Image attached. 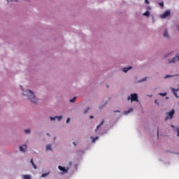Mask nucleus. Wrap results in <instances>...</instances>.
Returning a JSON list of instances; mask_svg holds the SVG:
<instances>
[{
  "instance_id": "obj_1",
  "label": "nucleus",
  "mask_w": 179,
  "mask_h": 179,
  "mask_svg": "<svg viewBox=\"0 0 179 179\" xmlns=\"http://www.w3.org/2000/svg\"><path fill=\"white\" fill-rule=\"evenodd\" d=\"M23 95L28 96V99H29L30 102H32V103L36 104V103L38 102V99L35 98L34 93H33L32 91L27 90Z\"/></svg>"
},
{
  "instance_id": "obj_2",
  "label": "nucleus",
  "mask_w": 179,
  "mask_h": 179,
  "mask_svg": "<svg viewBox=\"0 0 179 179\" xmlns=\"http://www.w3.org/2000/svg\"><path fill=\"white\" fill-rule=\"evenodd\" d=\"M127 100L132 101H138V96L136 94H131V96L127 98Z\"/></svg>"
},
{
  "instance_id": "obj_3",
  "label": "nucleus",
  "mask_w": 179,
  "mask_h": 179,
  "mask_svg": "<svg viewBox=\"0 0 179 179\" xmlns=\"http://www.w3.org/2000/svg\"><path fill=\"white\" fill-rule=\"evenodd\" d=\"M171 13L170 12V10H167L163 14H161L159 15V17L161 19H167V17H169V16H170Z\"/></svg>"
},
{
  "instance_id": "obj_4",
  "label": "nucleus",
  "mask_w": 179,
  "mask_h": 179,
  "mask_svg": "<svg viewBox=\"0 0 179 179\" xmlns=\"http://www.w3.org/2000/svg\"><path fill=\"white\" fill-rule=\"evenodd\" d=\"M173 114H176V110H171V112L167 113V116L165 117V120L173 119Z\"/></svg>"
},
{
  "instance_id": "obj_5",
  "label": "nucleus",
  "mask_w": 179,
  "mask_h": 179,
  "mask_svg": "<svg viewBox=\"0 0 179 179\" xmlns=\"http://www.w3.org/2000/svg\"><path fill=\"white\" fill-rule=\"evenodd\" d=\"M164 38H170V34L169 33V30L165 29L163 32Z\"/></svg>"
},
{
  "instance_id": "obj_6",
  "label": "nucleus",
  "mask_w": 179,
  "mask_h": 179,
  "mask_svg": "<svg viewBox=\"0 0 179 179\" xmlns=\"http://www.w3.org/2000/svg\"><path fill=\"white\" fill-rule=\"evenodd\" d=\"M176 62H179V55H176V57L171 59V60L169 62V64H174Z\"/></svg>"
},
{
  "instance_id": "obj_7",
  "label": "nucleus",
  "mask_w": 179,
  "mask_h": 179,
  "mask_svg": "<svg viewBox=\"0 0 179 179\" xmlns=\"http://www.w3.org/2000/svg\"><path fill=\"white\" fill-rule=\"evenodd\" d=\"M62 119H63V116L51 117V121H55V120H57V121H61Z\"/></svg>"
},
{
  "instance_id": "obj_8",
  "label": "nucleus",
  "mask_w": 179,
  "mask_h": 179,
  "mask_svg": "<svg viewBox=\"0 0 179 179\" xmlns=\"http://www.w3.org/2000/svg\"><path fill=\"white\" fill-rule=\"evenodd\" d=\"M58 169H59V171H62V172H63V173H67V169H65V167H63V166H59Z\"/></svg>"
},
{
  "instance_id": "obj_9",
  "label": "nucleus",
  "mask_w": 179,
  "mask_h": 179,
  "mask_svg": "<svg viewBox=\"0 0 179 179\" xmlns=\"http://www.w3.org/2000/svg\"><path fill=\"white\" fill-rule=\"evenodd\" d=\"M131 69H132V66L122 68V72L126 73Z\"/></svg>"
},
{
  "instance_id": "obj_10",
  "label": "nucleus",
  "mask_w": 179,
  "mask_h": 179,
  "mask_svg": "<svg viewBox=\"0 0 179 179\" xmlns=\"http://www.w3.org/2000/svg\"><path fill=\"white\" fill-rule=\"evenodd\" d=\"M143 16L149 17V16H150V11H149V10L145 11L144 13H143Z\"/></svg>"
},
{
  "instance_id": "obj_11",
  "label": "nucleus",
  "mask_w": 179,
  "mask_h": 179,
  "mask_svg": "<svg viewBox=\"0 0 179 179\" xmlns=\"http://www.w3.org/2000/svg\"><path fill=\"white\" fill-rule=\"evenodd\" d=\"M20 151L25 152L26 151V145L20 146Z\"/></svg>"
},
{
  "instance_id": "obj_12",
  "label": "nucleus",
  "mask_w": 179,
  "mask_h": 179,
  "mask_svg": "<svg viewBox=\"0 0 179 179\" xmlns=\"http://www.w3.org/2000/svg\"><path fill=\"white\" fill-rule=\"evenodd\" d=\"M30 164H32V168L36 169V165H34V162H33L32 159H30Z\"/></svg>"
},
{
  "instance_id": "obj_13",
  "label": "nucleus",
  "mask_w": 179,
  "mask_h": 179,
  "mask_svg": "<svg viewBox=\"0 0 179 179\" xmlns=\"http://www.w3.org/2000/svg\"><path fill=\"white\" fill-rule=\"evenodd\" d=\"M132 112V108L129 109V110L124 111V115H128V113H130Z\"/></svg>"
},
{
  "instance_id": "obj_14",
  "label": "nucleus",
  "mask_w": 179,
  "mask_h": 179,
  "mask_svg": "<svg viewBox=\"0 0 179 179\" xmlns=\"http://www.w3.org/2000/svg\"><path fill=\"white\" fill-rule=\"evenodd\" d=\"M90 138H92V143H94V142H96V141L97 140V137H96V138L90 137Z\"/></svg>"
},
{
  "instance_id": "obj_15",
  "label": "nucleus",
  "mask_w": 179,
  "mask_h": 179,
  "mask_svg": "<svg viewBox=\"0 0 179 179\" xmlns=\"http://www.w3.org/2000/svg\"><path fill=\"white\" fill-rule=\"evenodd\" d=\"M48 176V173H43L42 175H41V178H46V176Z\"/></svg>"
},
{
  "instance_id": "obj_16",
  "label": "nucleus",
  "mask_w": 179,
  "mask_h": 179,
  "mask_svg": "<svg viewBox=\"0 0 179 179\" xmlns=\"http://www.w3.org/2000/svg\"><path fill=\"white\" fill-rule=\"evenodd\" d=\"M173 76H171V75H165V77H164V78H165V79H167L168 78H171V77H173Z\"/></svg>"
},
{
  "instance_id": "obj_17",
  "label": "nucleus",
  "mask_w": 179,
  "mask_h": 179,
  "mask_svg": "<svg viewBox=\"0 0 179 179\" xmlns=\"http://www.w3.org/2000/svg\"><path fill=\"white\" fill-rule=\"evenodd\" d=\"M23 178H24V179H30V176L29 175H24V176H23Z\"/></svg>"
},
{
  "instance_id": "obj_18",
  "label": "nucleus",
  "mask_w": 179,
  "mask_h": 179,
  "mask_svg": "<svg viewBox=\"0 0 179 179\" xmlns=\"http://www.w3.org/2000/svg\"><path fill=\"white\" fill-rule=\"evenodd\" d=\"M159 6L163 8L164 6V3L163 2L159 3Z\"/></svg>"
},
{
  "instance_id": "obj_19",
  "label": "nucleus",
  "mask_w": 179,
  "mask_h": 179,
  "mask_svg": "<svg viewBox=\"0 0 179 179\" xmlns=\"http://www.w3.org/2000/svg\"><path fill=\"white\" fill-rule=\"evenodd\" d=\"M101 124H103V121H102V122H101L99 125L96 126V129H97L98 128H99V127H101Z\"/></svg>"
},
{
  "instance_id": "obj_20",
  "label": "nucleus",
  "mask_w": 179,
  "mask_h": 179,
  "mask_svg": "<svg viewBox=\"0 0 179 179\" xmlns=\"http://www.w3.org/2000/svg\"><path fill=\"white\" fill-rule=\"evenodd\" d=\"M24 133L25 134H29L30 133V129H24Z\"/></svg>"
},
{
  "instance_id": "obj_21",
  "label": "nucleus",
  "mask_w": 179,
  "mask_h": 179,
  "mask_svg": "<svg viewBox=\"0 0 179 179\" xmlns=\"http://www.w3.org/2000/svg\"><path fill=\"white\" fill-rule=\"evenodd\" d=\"M69 102L71 103L75 102V97H73V99H69Z\"/></svg>"
},
{
  "instance_id": "obj_22",
  "label": "nucleus",
  "mask_w": 179,
  "mask_h": 179,
  "mask_svg": "<svg viewBox=\"0 0 179 179\" xmlns=\"http://www.w3.org/2000/svg\"><path fill=\"white\" fill-rule=\"evenodd\" d=\"M87 110H90V108H87V109H85V110L83 111V113H87Z\"/></svg>"
},
{
  "instance_id": "obj_23",
  "label": "nucleus",
  "mask_w": 179,
  "mask_h": 179,
  "mask_svg": "<svg viewBox=\"0 0 179 179\" xmlns=\"http://www.w3.org/2000/svg\"><path fill=\"white\" fill-rule=\"evenodd\" d=\"M166 94L165 93H159V96H165Z\"/></svg>"
},
{
  "instance_id": "obj_24",
  "label": "nucleus",
  "mask_w": 179,
  "mask_h": 179,
  "mask_svg": "<svg viewBox=\"0 0 179 179\" xmlns=\"http://www.w3.org/2000/svg\"><path fill=\"white\" fill-rule=\"evenodd\" d=\"M47 150H50V145H47Z\"/></svg>"
},
{
  "instance_id": "obj_25",
  "label": "nucleus",
  "mask_w": 179,
  "mask_h": 179,
  "mask_svg": "<svg viewBox=\"0 0 179 179\" xmlns=\"http://www.w3.org/2000/svg\"><path fill=\"white\" fill-rule=\"evenodd\" d=\"M145 3H147V5H149L150 2L149 0H144Z\"/></svg>"
},
{
  "instance_id": "obj_26",
  "label": "nucleus",
  "mask_w": 179,
  "mask_h": 179,
  "mask_svg": "<svg viewBox=\"0 0 179 179\" xmlns=\"http://www.w3.org/2000/svg\"><path fill=\"white\" fill-rule=\"evenodd\" d=\"M145 80H147V78H143V80H141V82H145Z\"/></svg>"
},
{
  "instance_id": "obj_27",
  "label": "nucleus",
  "mask_w": 179,
  "mask_h": 179,
  "mask_svg": "<svg viewBox=\"0 0 179 179\" xmlns=\"http://www.w3.org/2000/svg\"><path fill=\"white\" fill-rule=\"evenodd\" d=\"M69 122H70V119L67 118L66 123H69Z\"/></svg>"
},
{
  "instance_id": "obj_28",
  "label": "nucleus",
  "mask_w": 179,
  "mask_h": 179,
  "mask_svg": "<svg viewBox=\"0 0 179 179\" xmlns=\"http://www.w3.org/2000/svg\"><path fill=\"white\" fill-rule=\"evenodd\" d=\"M120 110H114V113H120Z\"/></svg>"
},
{
  "instance_id": "obj_29",
  "label": "nucleus",
  "mask_w": 179,
  "mask_h": 179,
  "mask_svg": "<svg viewBox=\"0 0 179 179\" xmlns=\"http://www.w3.org/2000/svg\"><path fill=\"white\" fill-rule=\"evenodd\" d=\"M90 119H94V116L90 115Z\"/></svg>"
},
{
  "instance_id": "obj_30",
  "label": "nucleus",
  "mask_w": 179,
  "mask_h": 179,
  "mask_svg": "<svg viewBox=\"0 0 179 179\" xmlns=\"http://www.w3.org/2000/svg\"><path fill=\"white\" fill-rule=\"evenodd\" d=\"M173 95H175L176 97H177V94H176V92H173Z\"/></svg>"
},
{
  "instance_id": "obj_31",
  "label": "nucleus",
  "mask_w": 179,
  "mask_h": 179,
  "mask_svg": "<svg viewBox=\"0 0 179 179\" xmlns=\"http://www.w3.org/2000/svg\"><path fill=\"white\" fill-rule=\"evenodd\" d=\"M178 137L179 138V130H178Z\"/></svg>"
},
{
  "instance_id": "obj_32",
  "label": "nucleus",
  "mask_w": 179,
  "mask_h": 179,
  "mask_svg": "<svg viewBox=\"0 0 179 179\" xmlns=\"http://www.w3.org/2000/svg\"><path fill=\"white\" fill-rule=\"evenodd\" d=\"M148 9H150H150H152V8H150V6H148Z\"/></svg>"
},
{
  "instance_id": "obj_33",
  "label": "nucleus",
  "mask_w": 179,
  "mask_h": 179,
  "mask_svg": "<svg viewBox=\"0 0 179 179\" xmlns=\"http://www.w3.org/2000/svg\"><path fill=\"white\" fill-rule=\"evenodd\" d=\"M152 19H153L152 22H153V23H155V20H154V17H152Z\"/></svg>"
},
{
  "instance_id": "obj_34",
  "label": "nucleus",
  "mask_w": 179,
  "mask_h": 179,
  "mask_svg": "<svg viewBox=\"0 0 179 179\" xmlns=\"http://www.w3.org/2000/svg\"><path fill=\"white\" fill-rule=\"evenodd\" d=\"M7 2L9 3L10 2V1H9V0H7Z\"/></svg>"
},
{
  "instance_id": "obj_35",
  "label": "nucleus",
  "mask_w": 179,
  "mask_h": 179,
  "mask_svg": "<svg viewBox=\"0 0 179 179\" xmlns=\"http://www.w3.org/2000/svg\"><path fill=\"white\" fill-rule=\"evenodd\" d=\"M157 103H158V102H157V100H155V104H157Z\"/></svg>"
},
{
  "instance_id": "obj_36",
  "label": "nucleus",
  "mask_w": 179,
  "mask_h": 179,
  "mask_svg": "<svg viewBox=\"0 0 179 179\" xmlns=\"http://www.w3.org/2000/svg\"><path fill=\"white\" fill-rule=\"evenodd\" d=\"M171 128H173V125H171Z\"/></svg>"
},
{
  "instance_id": "obj_37",
  "label": "nucleus",
  "mask_w": 179,
  "mask_h": 179,
  "mask_svg": "<svg viewBox=\"0 0 179 179\" xmlns=\"http://www.w3.org/2000/svg\"><path fill=\"white\" fill-rule=\"evenodd\" d=\"M72 144H73V145H75V143H72Z\"/></svg>"
},
{
  "instance_id": "obj_38",
  "label": "nucleus",
  "mask_w": 179,
  "mask_h": 179,
  "mask_svg": "<svg viewBox=\"0 0 179 179\" xmlns=\"http://www.w3.org/2000/svg\"><path fill=\"white\" fill-rule=\"evenodd\" d=\"M50 134H47V136H49Z\"/></svg>"
},
{
  "instance_id": "obj_39",
  "label": "nucleus",
  "mask_w": 179,
  "mask_h": 179,
  "mask_svg": "<svg viewBox=\"0 0 179 179\" xmlns=\"http://www.w3.org/2000/svg\"><path fill=\"white\" fill-rule=\"evenodd\" d=\"M178 105H179V103H178Z\"/></svg>"
}]
</instances>
